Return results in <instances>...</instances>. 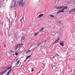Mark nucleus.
I'll use <instances>...</instances> for the list:
<instances>
[{
	"instance_id": "4468645a",
	"label": "nucleus",
	"mask_w": 75,
	"mask_h": 75,
	"mask_svg": "<svg viewBox=\"0 0 75 75\" xmlns=\"http://www.w3.org/2000/svg\"><path fill=\"white\" fill-rule=\"evenodd\" d=\"M7 68H8V66H6L5 67H3V68H2V69H7Z\"/></svg>"
},
{
	"instance_id": "4c0bfd02",
	"label": "nucleus",
	"mask_w": 75,
	"mask_h": 75,
	"mask_svg": "<svg viewBox=\"0 0 75 75\" xmlns=\"http://www.w3.org/2000/svg\"><path fill=\"white\" fill-rule=\"evenodd\" d=\"M1 72H0V75H1Z\"/></svg>"
},
{
	"instance_id": "6ab92c4d",
	"label": "nucleus",
	"mask_w": 75,
	"mask_h": 75,
	"mask_svg": "<svg viewBox=\"0 0 75 75\" xmlns=\"http://www.w3.org/2000/svg\"><path fill=\"white\" fill-rule=\"evenodd\" d=\"M15 48V49H17V48H18V46L17 45H16Z\"/></svg>"
},
{
	"instance_id": "9b49d317",
	"label": "nucleus",
	"mask_w": 75,
	"mask_h": 75,
	"mask_svg": "<svg viewBox=\"0 0 75 75\" xmlns=\"http://www.w3.org/2000/svg\"><path fill=\"white\" fill-rule=\"evenodd\" d=\"M23 45H22V44H18V45H17L18 48H19V47H21Z\"/></svg>"
},
{
	"instance_id": "7ed1b4c3",
	"label": "nucleus",
	"mask_w": 75,
	"mask_h": 75,
	"mask_svg": "<svg viewBox=\"0 0 75 75\" xmlns=\"http://www.w3.org/2000/svg\"><path fill=\"white\" fill-rule=\"evenodd\" d=\"M64 12V11L62 10V9H60L56 13L57 14H58L60 13H62Z\"/></svg>"
},
{
	"instance_id": "20e7f679",
	"label": "nucleus",
	"mask_w": 75,
	"mask_h": 75,
	"mask_svg": "<svg viewBox=\"0 0 75 75\" xmlns=\"http://www.w3.org/2000/svg\"><path fill=\"white\" fill-rule=\"evenodd\" d=\"M64 7V6H55V8L56 9H61V8H62V7Z\"/></svg>"
},
{
	"instance_id": "aec40b11",
	"label": "nucleus",
	"mask_w": 75,
	"mask_h": 75,
	"mask_svg": "<svg viewBox=\"0 0 75 75\" xmlns=\"http://www.w3.org/2000/svg\"><path fill=\"white\" fill-rule=\"evenodd\" d=\"M50 17H54V16L53 15H51L50 16Z\"/></svg>"
},
{
	"instance_id": "2f4dec72",
	"label": "nucleus",
	"mask_w": 75,
	"mask_h": 75,
	"mask_svg": "<svg viewBox=\"0 0 75 75\" xmlns=\"http://www.w3.org/2000/svg\"><path fill=\"white\" fill-rule=\"evenodd\" d=\"M4 47L6 48V45H5V44H4Z\"/></svg>"
},
{
	"instance_id": "412c9836",
	"label": "nucleus",
	"mask_w": 75,
	"mask_h": 75,
	"mask_svg": "<svg viewBox=\"0 0 75 75\" xmlns=\"http://www.w3.org/2000/svg\"><path fill=\"white\" fill-rule=\"evenodd\" d=\"M24 39H25V37H23L21 38V40H24Z\"/></svg>"
},
{
	"instance_id": "393cba45",
	"label": "nucleus",
	"mask_w": 75,
	"mask_h": 75,
	"mask_svg": "<svg viewBox=\"0 0 75 75\" xmlns=\"http://www.w3.org/2000/svg\"><path fill=\"white\" fill-rule=\"evenodd\" d=\"M15 54L16 56L18 55V53L17 52H16Z\"/></svg>"
},
{
	"instance_id": "c85d7f7f",
	"label": "nucleus",
	"mask_w": 75,
	"mask_h": 75,
	"mask_svg": "<svg viewBox=\"0 0 75 75\" xmlns=\"http://www.w3.org/2000/svg\"><path fill=\"white\" fill-rule=\"evenodd\" d=\"M52 67H54V65H52Z\"/></svg>"
},
{
	"instance_id": "f3484780",
	"label": "nucleus",
	"mask_w": 75,
	"mask_h": 75,
	"mask_svg": "<svg viewBox=\"0 0 75 75\" xmlns=\"http://www.w3.org/2000/svg\"><path fill=\"white\" fill-rule=\"evenodd\" d=\"M30 57H31V56L30 55V56H29L28 57H26V59H28V58H30Z\"/></svg>"
},
{
	"instance_id": "c9c22d12",
	"label": "nucleus",
	"mask_w": 75,
	"mask_h": 75,
	"mask_svg": "<svg viewBox=\"0 0 75 75\" xmlns=\"http://www.w3.org/2000/svg\"><path fill=\"white\" fill-rule=\"evenodd\" d=\"M57 55L58 56H59V55L58 54H57Z\"/></svg>"
},
{
	"instance_id": "bb28decb",
	"label": "nucleus",
	"mask_w": 75,
	"mask_h": 75,
	"mask_svg": "<svg viewBox=\"0 0 75 75\" xmlns=\"http://www.w3.org/2000/svg\"><path fill=\"white\" fill-rule=\"evenodd\" d=\"M34 71V69L33 68L32 69L31 72H33Z\"/></svg>"
},
{
	"instance_id": "9d476101",
	"label": "nucleus",
	"mask_w": 75,
	"mask_h": 75,
	"mask_svg": "<svg viewBox=\"0 0 75 75\" xmlns=\"http://www.w3.org/2000/svg\"><path fill=\"white\" fill-rule=\"evenodd\" d=\"M69 12V13H73V12H74V9L70 10Z\"/></svg>"
},
{
	"instance_id": "423d86ee",
	"label": "nucleus",
	"mask_w": 75,
	"mask_h": 75,
	"mask_svg": "<svg viewBox=\"0 0 75 75\" xmlns=\"http://www.w3.org/2000/svg\"><path fill=\"white\" fill-rule=\"evenodd\" d=\"M59 39H60V38H57V40H56L55 41V42L53 43V44H55V43L57 42H58V41H59Z\"/></svg>"
},
{
	"instance_id": "5701e85b",
	"label": "nucleus",
	"mask_w": 75,
	"mask_h": 75,
	"mask_svg": "<svg viewBox=\"0 0 75 75\" xmlns=\"http://www.w3.org/2000/svg\"><path fill=\"white\" fill-rule=\"evenodd\" d=\"M12 52H14V51H13V50H11L10 51V53H12Z\"/></svg>"
},
{
	"instance_id": "0eeeda50",
	"label": "nucleus",
	"mask_w": 75,
	"mask_h": 75,
	"mask_svg": "<svg viewBox=\"0 0 75 75\" xmlns=\"http://www.w3.org/2000/svg\"><path fill=\"white\" fill-rule=\"evenodd\" d=\"M44 16V14H40L38 16V18H40V17H42V16Z\"/></svg>"
},
{
	"instance_id": "1a4fd4ad",
	"label": "nucleus",
	"mask_w": 75,
	"mask_h": 75,
	"mask_svg": "<svg viewBox=\"0 0 75 75\" xmlns=\"http://www.w3.org/2000/svg\"><path fill=\"white\" fill-rule=\"evenodd\" d=\"M67 7L65 6L62 9V10H63V12H64V10H67Z\"/></svg>"
},
{
	"instance_id": "4be33fe9",
	"label": "nucleus",
	"mask_w": 75,
	"mask_h": 75,
	"mask_svg": "<svg viewBox=\"0 0 75 75\" xmlns=\"http://www.w3.org/2000/svg\"><path fill=\"white\" fill-rule=\"evenodd\" d=\"M44 30V27H43L40 30V31H42V30Z\"/></svg>"
},
{
	"instance_id": "6e6552de",
	"label": "nucleus",
	"mask_w": 75,
	"mask_h": 75,
	"mask_svg": "<svg viewBox=\"0 0 75 75\" xmlns=\"http://www.w3.org/2000/svg\"><path fill=\"white\" fill-rule=\"evenodd\" d=\"M6 72V70H4V71L1 72V75H3V74H5Z\"/></svg>"
},
{
	"instance_id": "473e14b6",
	"label": "nucleus",
	"mask_w": 75,
	"mask_h": 75,
	"mask_svg": "<svg viewBox=\"0 0 75 75\" xmlns=\"http://www.w3.org/2000/svg\"><path fill=\"white\" fill-rule=\"evenodd\" d=\"M18 59H16V61H17V60H18Z\"/></svg>"
},
{
	"instance_id": "f704fd0d",
	"label": "nucleus",
	"mask_w": 75,
	"mask_h": 75,
	"mask_svg": "<svg viewBox=\"0 0 75 75\" xmlns=\"http://www.w3.org/2000/svg\"><path fill=\"white\" fill-rule=\"evenodd\" d=\"M59 23H61V22L59 21Z\"/></svg>"
},
{
	"instance_id": "58836bf2",
	"label": "nucleus",
	"mask_w": 75,
	"mask_h": 75,
	"mask_svg": "<svg viewBox=\"0 0 75 75\" xmlns=\"http://www.w3.org/2000/svg\"><path fill=\"white\" fill-rule=\"evenodd\" d=\"M35 47L34 48H33V49H34V48H35Z\"/></svg>"
},
{
	"instance_id": "39448f33",
	"label": "nucleus",
	"mask_w": 75,
	"mask_h": 75,
	"mask_svg": "<svg viewBox=\"0 0 75 75\" xmlns=\"http://www.w3.org/2000/svg\"><path fill=\"white\" fill-rule=\"evenodd\" d=\"M60 43H59L60 45H61V46H64V41H61L60 42Z\"/></svg>"
},
{
	"instance_id": "a878e982",
	"label": "nucleus",
	"mask_w": 75,
	"mask_h": 75,
	"mask_svg": "<svg viewBox=\"0 0 75 75\" xmlns=\"http://www.w3.org/2000/svg\"><path fill=\"white\" fill-rule=\"evenodd\" d=\"M41 43H39V44H37V46H39V45H41Z\"/></svg>"
},
{
	"instance_id": "dca6fc26",
	"label": "nucleus",
	"mask_w": 75,
	"mask_h": 75,
	"mask_svg": "<svg viewBox=\"0 0 75 75\" xmlns=\"http://www.w3.org/2000/svg\"><path fill=\"white\" fill-rule=\"evenodd\" d=\"M51 58H55V56L51 55Z\"/></svg>"
},
{
	"instance_id": "b1692460",
	"label": "nucleus",
	"mask_w": 75,
	"mask_h": 75,
	"mask_svg": "<svg viewBox=\"0 0 75 75\" xmlns=\"http://www.w3.org/2000/svg\"><path fill=\"white\" fill-rule=\"evenodd\" d=\"M68 3L69 4H71V1H69L68 2Z\"/></svg>"
},
{
	"instance_id": "a211bd4d",
	"label": "nucleus",
	"mask_w": 75,
	"mask_h": 75,
	"mask_svg": "<svg viewBox=\"0 0 75 75\" xmlns=\"http://www.w3.org/2000/svg\"><path fill=\"white\" fill-rule=\"evenodd\" d=\"M28 52H32V51L31 50H29V51H28L26 53H27Z\"/></svg>"
},
{
	"instance_id": "2eb2a0df",
	"label": "nucleus",
	"mask_w": 75,
	"mask_h": 75,
	"mask_svg": "<svg viewBox=\"0 0 75 75\" xmlns=\"http://www.w3.org/2000/svg\"><path fill=\"white\" fill-rule=\"evenodd\" d=\"M38 34V32L37 33H35V36H36V35H37Z\"/></svg>"
},
{
	"instance_id": "c756f323",
	"label": "nucleus",
	"mask_w": 75,
	"mask_h": 75,
	"mask_svg": "<svg viewBox=\"0 0 75 75\" xmlns=\"http://www.w3.org/2000/svg\"><path fill=\"white\" fill-rule=\"evenodd\" d=\"M14 0H12V2H14Z\"/></svg>"
},
{
	"instance_id": "f257e3e1",
	"label": "nucleus",
	"mask_w": 75,
	"mask_h": 75,
	"mask_svg": "<svg viewBox=\"0 0 75 75\" xmlns=\"http://www.w3.org/2000/svg\"><path fill=\"white\" fill-rule=\"evenodd\" d=\"M11 67H12L11 66L10 67H8L7 69L5 70L6 71V72L7 71H8L9 69V71L7 72V74H6V75H10V72H11L12 70V69H11Z\"/></svg>"
},
{
	"instance_id": "f8f14e48",
	"label": "nucleus",
	"mask_w": 75,
	"mask_h": 75,
	"mask_svg": "<svg viewBox=\"0 0 75 75\" xmlns=\"http://www.w3.org/2000/svg\"><path fill=\"white\" fill-rule=\"evenodd\" d=\"M3 2H2V3H1L0 4V8H1V7H2L3 6Z\"/></svg>"
},
{
	"instance_id": "72a5a7b5",
	"label": "nucleus",
	"mask_w": 75,
	"mask_h": 75,
	"mask_svg": "<svg viewBox=\"0 0 75 75\" xmlns=\"http://www.w3.org/2000/svg\"><path fill=\"white\" fill-rule=\"evenodd\" d=\"M45 42H46V40H45Z\"/></svg>"
},
{
	"instance_id": "e433bc0d",
	"label": "nucleus",
	"mask_w": 75,
	"mask_h": 75,
	"mask_svg": "<svg viewBox=\"0 0 75 75\" xmlns=\"http://www.w3.org/2000/svg\"><path fill=\"white\" fill-rule=\"evenodd\" d=\"M10 19H11V18H10V19H9V20H10Z\"/></svg>"
},
{
	"instance_id": "7c9ffc66",
	"label": "nucleus",
	"mask_w": 75,
	"mask_h": 75,
	"mask_svg": "<svg viewBox=\"0 0 75 75\" xmlns=\"http://www.w3.org/2000/svg\"><path fill=\"white\" fill-rule=\"evenodd\" d=\"M15 55V54H13V55L14 56V55Z\"/></svg>"
},
{
	"instance_id": "cd10ccee",
	"label": "nucleus",
	"mask_w": 75,
	"mask_h": 75,
	"mask_svg": "<svg viewBox=\"0 0 75 75\" xmlns=\"http://www.w3.org/2000/svg\"><path fill=\"white\" fill-rule=\"evenodd\" d=\"M27 59H26L24 61V62H25V61H27Z\"/></svg>"
},
{
	"instance_id": "ddd939ff",
	"label": "nucleus",
	"mask_w": 75,
	"mask_h": 75,
	"mask_svg": "<svg viewBox=\"0 0 75 75\" xmlns=\"http://www.w3.org/2000/svg\"><path fill=\"white\" fill-rule=\"evenodd\" d=\"M20 62V61H18L15 64V66H17L18 65V64H19Z\"/></svg>"
},
{
	"instance_id": "f03ea898",
	"label": "nucleus",
	"mask_w": 75,
	"mask_h": 75,
	"mask_svg": "<svg viewBox=\"0 0 75 75\" xmlns=\"http://www.w3.org/2000/svg\"><path fill=\"white\" fill-rule=\"evenodd\" d=\"M19 5L21 6H23L24 5V3L23 2V0H21L19 1L18 3Z\"/></svg>"
}]
</instances>
